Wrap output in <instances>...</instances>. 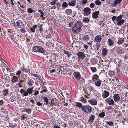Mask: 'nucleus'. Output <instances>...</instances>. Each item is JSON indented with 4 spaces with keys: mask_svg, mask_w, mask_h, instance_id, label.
Here are the masks:
<instances>
[{
    "mask_svg": "<svg viewBox=\"0 0 128 128\" xmlns=\"http://www.w3.org/2000/svg\"><path fill=\"white\" fill-rule=\"evenodd\" d=\"M95 118V116L94 115H92L90 116L89 119L88 120V122H92L94 120Z\"/></svg>",
    "mask_w": 128,
    "mask_h": 128,
    "instance_id": "nucleus-19",
    "label": "nucleus"
},
{
    "mask_svg": "<svg viewBox=\"0 0 128 128\" xmlns=\"http://www.w3.org/2000/svg\"><path fill=\"white\" fill-rule=\"evenodd\" d=\"M98 78V76L96 74H94L92 77V80H96Z\"/></svg>",
    "mask_w": 128,
    "mask_h": 128,
    "instance_id": "nucleus-33",
    "label": "nucleus"
},
{
    "mask_svg": "<svg viewBox=\"0 0 128 128\" xmlns=\"http://www.w3.org/2000/svg\"><path fill=\"white\" fill-rule=\"evenodd\" d=\"M72 12L71 9H67L65 10L66 14L68 15H70L72 14Z\"/></svg>",
    "mask_w": 128,
    "mask_h": 128,
    "instance_id": "nucleus-18",
    "label": "nucleus"
},
{
    "mask_svg": "<svg viewBox=\"0 0 128 128\" xmlns=\"http://www.w3.org/2000/svg\"><path fill=\"white\" fill-rule=\"evenodd\" d=\"M38 28H40V32H42L43 29L42 28V24H40L38 26Z\"/></svg>",
    "mask_w": 128,
    "mask_h": 128,
    "instance_id": "nucleus-45",
    "label": "nucleus"
},
{
    "mask_svg": "<svg viewBox=\"0 0 128 128\" xmlns=\"http://www.w3.org/2000/svg\"><path fill=\"white\" fill-rule=\"evenodd\" d=\"M108 44L110 46H111L113 45L114 44L112 40L110 38H109L108 41Z\"/></svg>",
    "mask_w": 128,
    "mask_h": 128,
    "instance_id": "nucleus-20",
    "label": "nucleus"
},
{
    "mask_svg": "<svg viewBox=\"0 0 128 128\" xmlns=\"http://www.w3.org/2000/svg\"><path fill=\"white\" fill-rule=\"evenodd\" d=\"M9 35L11 37V38L12 40H13L14 38V35L12 34V32H10L9 33Z\"/></svg>",
    "mask_w": 128,
    "mask_h": 128,
    "instance_id": "nucleus-43",
    "label": "nucleus"
},
{
    "mask_svg": "<svg viewBox=\"0 0 128 128\" xmlns=\"http://www.w3.org/2000/svg\"><path fill=\"white\" fill-rule=\"evenodd\" d=\"M82 110L84 113L88 114L93 112L94 109L92 106L89 105H86L83 106Z\"/></svg>",
    "mask_w": 128,
    "mask_h": 128,
    "instance_id": "nucleus-2",
    "label": "nucleus"
},
{
    "mask_svg": "<svg viewBox=\"0 0 128 128\" xmlns=\"http://www.w3.org/2000/svg\"><path fill=\"white\" fill-rule=\"evenodd\" d=\"M58 1V0H54L51 2H50L49 1H48L49 2H50V4L52 5H55Z\"/></svg>",
    "mask_w": 128,
    "mask_h": 128,
    "instance_id": "nucleus-36",
    "label": "nucleus"
},
{
    "mask_svg": "<svg viewBox=\"0 0 128 128\" xmlns=\"http://www.w3.org/2000/svg\"><path fill=\"white\" fill-rule=\"evenodd\" d=\"M50 103L52 106L54 105V98H52L51 100Z\"/></svg>",
    "mask_w": 128,
    "mask_h": 128,
    "instance_id": "nucleus-51",
    "label": "nucleus"
},
{
    "mask_svg": "<svg viewBox=\"0 0 128 128\" xmlns=\"http://www.w3.org/2000/svg\"><path fill=\"white\" fill-rule=\"evenodd\" d=\"M34 83L33 80H28V85L30 86H32Z\"/></svg>",
    "mask_w": 128,
    "mask_h": 128,
    "instance_id": "nucleus-31",
    "label": "nucleus"
},
{
    "mask_svg": "<svg viewBox=\"0 0 128 128\" xmlns=\"http://www.w3.org/2000/svg\"><path fill=\"white\" fill-rule=\"evenodd\" d=\"M21 32L22 33H25L26 32V30L22 28L20 29Z\"/></svg>",
    "mask_w": 128,
    "mask_h": 128,
    "instance_id": "nucleus-56",
    "label": "nucleus"
},
{
    "mask_svg": "<svg viewBox=\"0 0 128 128\" xmlns=\"http://www.w3.org/2000/svg\"><path fill=\"white\" fill-rule=\"evenodd\" d=\"M96 5L97 6H99L101 4L102 2L100 0H96L95 2Z\"/></svg>",
    "mask_w": 128,
    "mask_h": 128,
    "instance_id": "nucleus-35",
    "label": "nucleus"
},
{
    "mask_svg": "<svg viewBox=\"0 0 128 128\" xmlns=\"http://www.w3.org/2000/svg\"><path fill=\"white\" fill-rule=\"evenodd\" d=\"M32 50L35 52L42 53L45 55L47 54L46 50L40 46H35L33 48Z\"/></svg>",
    "mask_w": 128,
    "mask_h": 128,
    "instance_id": "nucleus-1",
    "label": "nucleus"
},
{
    "mask_svg": "<svg viewBox=\"0 0 128 128\" xmlns=\"http://www.w3.org/2000/svg\"><path fill=\"white\" fill-rule=\"evenodd\" d=\"M124 19H122L118 21L117 23L118 26H120L122 25L124 22Z\"/></svg>",
    "mask_w": 128,
    "mask_h": 128,
    "instance_id": "nucleus-26",
    "label": "nucleus"
},
{
    "mask_svg": "<svg viewBox=\"0 0 128 128\" xmlns=\"http://www.w3.org/2000/svg\"><path fill=\"white\" fill-rule=\"evenodd\" d=\"M106 124H108L110 126H114V124L112 122L106 121Z\"/></svg>",
    "mask_w": 128,
    "mask_h": 128,
    "instance_id": "nucleus-34",
    "label": "nucleus"
},
{
    "mask_svg": "<svg viewBox=\"0 0 128 128\" xmlns=\"http://www.w3.org/2000/svg\"><path fill=\"white\" fill-rule=\"evenodd\" d=\"M116 16H113L112 18V19L113 20H116Z\"/></svg>",
    "mask_w": 128,
    "mask_h": 128,
    "instance_id": "nucleus-63",
    "label": "nucleus"
},
{
    "mask_svg": "<svg viewBox=\"0 0 128 128\" xmlns=\"http://www.w3.org/2000/svg\"><path fill=\"white\" fill-rule=\"evenodd\" d=\"M88 102L92 105H96L97 104V101L94 99H90L88 100Z\"/></svg>",
    "mask_w": 128,
    "mask_h": 128,
    "instance_id": "nucleus-10",
    "label": "nucleus"
},
{
    "mask_svg": "<svg viewBox=\"0 0 128 128\" xmlns=\"http://www.w3.org/2000/svg\"><path fill=\"white\" fill-rule=\"evenodd\" d=\"M54 128H60V127H59L58 126L56 125V124H54L53 126Z\"/></svg>",
    "mask_w": 128,
    "mask_h": 128,
    "instance_id": "nucleus-64",
    "label": "nucleus"
},
{
    "mask_svg": "<svg viewBox=\"0 0 128 128\" xmlns=\"http://www.w3.org/2000/svg\"><path fill=\"white\" fill-rule=\"evenodd\" d=\"M114 48L116 49V52L117 54H121L122 53V50L120 48H117V47H115Z\"/></svg>",
    "mask_w": 128,
    "mask_h": 128,
    "instance_id": "nucleus-15",
    "label": "nucleus"
},
{
    "mask_svg": "<svg viewBox=\"0 0 128 128\" xmlns=\"http://www.w3.org/2000/svg\"><path fill=\"white\" fill-rule=\"evenodd\" d=\"M24 111L26 112L28 114H31L32 109L30 108H25L24 110Z\"/></svg>",
    "mask_w": 128,
    "mask_h": 128,
    "instance_id": "nucleus-24",
    "label": "nucleus"
},
{
    "mask_svg": "<svg viewBox=\"0 0 128 128\" xmlns=\"http://www.w3.org/2000/svg\"><path fill=\"white\" fill-rule=\"evenodd\" d=\"M122 1V0H115L116 2L118 4H120Z\"/></svg>",
    "mask_w": 128,
    "mask_h": 128,
    "instance_id": "nucleus-58",
    "label": "nucleus"
},
{
    "mask_svg": "<svg viewBox=\"0 0 128 128\" xmlns=\"http://www.w3.org/2000/svg\"><path fill=\"white\" fill-rule=\"evenodd\" d=\"M68 6V4L66 2H63L62 5V7L64 8H66Z\"/></svg>",
    "mask_w": 128,
    "mask_h": 128,
    "instance_id": "nucleus-37",
    "label": "nucleus"
},
{
    "mask_svg": "<svg viewBox=\"0 0 128 128\" xmlns=\"http://www.w3.org/2000/svg\"><path fill=\"white\" fill-rule=\"evenodd\" d=\"M42 98L44 100V104L46 105H48V104L49 101L47 98L46 97L42 96Z\"/></svg>",
    "mask_w": 128,
    "mask_h": 128,
    "instance_id": "nucleus-16",
    "label": "nucleus"
},
{
    "mask_svg": "<svg viewBox=\"0 0 128 128\" xmlns=\"http://www.w3.org/2000/svg\"><path fill=\"white\" fill-rule=\"evenodd\" d=\"M82 23L80 21H78L75 24V25L73 26L72 29L74 30L76 28V29L75 31H76L78 32H80L81 30V28L82 26Z\"/></svg>",
    "mask_w": 128,
    "mask_h": 128,
    "instance_id": "nucleus-3",
    "label": "nucleus"
},
{
    "mask_svg": "<svg viewBox=\"0 0 128 128\" xmlns=\"http://www.w3.org/2000/svg\"><path fill=\"white\" fill-rule=\"evenodd\" d=\"M3 95L6 96L8 94V90H3Z\"/></svg>",
    "mask_w": 128,
    "mask_h": 128,
    "instance_id": "nucleus-42",
    "label": "nucleus"
},
{
    "mask_svg": "<svg viewBox=\"0 0 128 128\" xmlns=\"http://www.w3.org/2000/svg\"><path fill=\"white\" fill-rule=\"evenodd\" d=\"M64 53L65 54H66L67 55L68 57H69V56H70V54L66 51V50L64 51Z\"/></svg>",
    "mask_w": 128,
    "mask_h": 128,
    "instance_id": "nucleus-59",
    "label": "nucleus"
},
{
    "mask_svg": "<svg viewBox=\"0 0 128 128\" xmlns=\"http://www.w3.org/2000/svg\"><path fill=\"white\" fill-rule=\"evenodd\" d=\"M105 101L106 103L108 104L109 105L113 106L114 104V102L113 99L110 98H109L106 99Z\"/></svg>",
    "mask_w": 128,
    "mask_h": 128,
    "instance_id": "nucleus-7",
    "label": "nucleus"
},
{
    "mask_svg": "<svg viewBox=\"0 0 128 128\" xmlns=\"http://www.w3.org/2000/svg\"><path fill=\"white\" fill-rule=\"evenodd\" d=\"M115 73V72L114 71L109 70L108 72V75L110 77H112L114 76Z\"/></svg>",
    "mask_w": 128,
    "mask_h": 128,
    "instance_id": "nucleus-23",
    "label": "nucleus"
},
{
    "mask_svg": "<svg viewBox=\"0 0 128 128\" xmlns=\"http://www.w3.org/2000/svg\"><path fill=\"white\" fill-rule=\"evenodd\" d=\"M2 67L3 68L4 67H6V65L4 62H2L1 64Z\"/></svg>",
    "mask_w": 128,
    "mask_h": 128,
    "instance_id": "nucleus-50",
    "label": "nucleus"
},
{
    "mask_svg": "<svg viewBox=\"0 0 128 128\" xmlns=\"http://www.w3.org/2000/svg\"><path fill=\"white\" fill-rule=\"evenodd\" d=\"M18 78L16 76H13L12 80V81L13 83H15L18 80Z\"/></svg>",
    "mask_w": 128,
    "mask_h": 128,
    "instance_id": "nucleus-21",
    "label": "nucleus"
},
{
    "mask_svg": "<svg viewBox=\"0 0 128 128\" xmlns=\"http://www.w3.org/2000/svg\"><path fill=\"white\" fill-rule=\"evenodd\" d=\"M6 31H5L3 29H2L1 30V34L2 36H6Z\"/></svg>",
    "mask_w": 128,
    "mask_h": 128,
    "instance_id": "nucleus-41",
    "label": "nucleus"
},
{
    "mask_svg": "<svg viewBox=\"0 0 128 128\" xmlns=\"http://www.w3.org/2000/svg\"><path fill=\"white\" fill-rule=\"evenodd\" d=\"M82 39L84 40L87 41L90 39V36L88 35H84Z\"/></svg>",
    "mask_w": 128,
    "mask_h": 128,
    "instance_id": "nucleus-27",
    "label": "nucleus"
},
{
    "mask_svg": "<svg viewBox=\"0 0 128 128\" xmlns=\"http://www.w3.org/2000/svg\"><path fill=\"white\" fill-rule=\"evenodd\" d=\"M4 2L5 3V4L7 5L8 4L9 2V1L7 0H3Z\"/></svg>",
    "mask_w": 128,
    "mask_h": 128,
    "instance_id": "nucleus-61",
    "label": "nucleus"
},
{
    "mask_svg": "<svg viewBox=\"0 0 128 128\" xmlns=\"http://www.w3.org/2000/svg\"><path fill=\"white\" fill-rule=\"evenodd\" d=\"M101 80H97L95 82V84L96 86H99L101 85Z\"/></svg>",
    "mask_w": 128,
    "mask_h": 128,
    "instance_id": "nucleus-25",
    "label": "nucleus"
},
{
    "mask_svg": "<svg viewBox=\"0 0 128 128\" xmlns=\"http://www.w3.org/2000/svg\"><path fill=\"white\" fill-rule=\"evenodd\" d=\"M32 10L31 8H28L27 9L28 12L30 14L32 13Z\"/></svg>",
    "mask_w": 128,
    "mask_h": 128,
    "instance_id": "nucleus-44",
    "label": "nucleus"
},
{
    "mask_svg": "<svg viewBox=\"0 0 128 128\" xmlns=\"http://www.w3.org/2000/svg\"><path fill=\"white\" fill-rule=\"evenodd\" d=\"M80 100L84 103H86L87 102L86 101V99H85L83 97H81L80 98Z\"/></svg>",
    "mask_w": 128,
    "mask_h": 128,
    "instance_id": "nucleus-39",
    "label": "nucleus"
},
{
    "mask_svg": "<svg viewBox=\"0 0 128 128\" xmlns=\"http://www.w3.org/2000/svg\"><path fill=\"white\" fill-rule=\"evenodd\" d=\"M91 9L89 7H86L83 10V14L84 16H88L91 14Z\"/></svg>",
    "mask_w": 128,
    "mask_h": 128,
    "instance_id": "nucleus-6",
    "label": "nucleus"
},
{
    "mask_svg": "<svg viewBox=\"0 0 128 128\" xmlns=\"http://www.w3.org/2000/svg\"><path fill=\"white\" fill-rule=\"evenodd\" d=\"M90 20V18H84L83 19V21L84 22L88 23Z\"/></svg>",
    "mask_w": 128,
    "mask_h": 128,
    "instance_id": "nucleus-30",
    "label": "nucleus"
},
{
    "mask_svg": "<svg viewBox=\"0 0 128 128\" xmlns=\"http://www.w3.org/2000/svg\"><path fill=\"white\" fill-rule=\"evenodd\" d=\"M114 100L116 102H118L120 100V97L119 95L118 94H116L113 96Z\"/></svg>",
    "mask_w": 128,
    "mask_h": 128,
    "instance_id": "nucleus-12",
    "label": "nucleus"
},
{
    "mask_svg": "<svg viewBox=\"0 0 128 128\" xmlns=\"http://www.w3.org/2000/svg\"><path fill=\"white\" fill-rule=\"evenodd\" d=\"M68 4L70 6H74L76 4V0H72L68 3Z\"/></svg>",
    "mask_w": 128,
    "mask_h": 128,
    "instance_id": "nucleus-13",
    "label": "nucleus"
},
{
    "mask_svg": "<svg viewBox=\"0 0 128 128\" xmlns=\"http://www.w3.org/2000/svg\"><path fill=\"white\" fill-rule=\"evenodd\" d=\"M123 16V15H122L118 16L116 17V20L118 22V21L121 20Z\"/></svg>",
    "mask_w": 128,
    "mask_h": 128,
    "instance_id": "nucleus-38",
    "label": "nucleus"
},
{
    "mask_svg": "<svg viewBox=\"0 0 128 128\" xmlns=\"http://www.w3.org/2000/svg\"><path fill=\"white\" fill-rule=\"evenodd\" d=\"M90 68L92 71L93 72H96V68L91 67Z\"/></svg>",
    "mask_w": 128,
    "mask_h": 128,
    "instance_id": "nucleus-47",
    "label": "nucleus"
},
{
    "mask_svg": "<svg viewBox=\"0 0 128 128\" xmlns=\"http://www.w3.org/2000/svg\"><path fill=\"white\" fill-rule=\"evenodd\" d=\"M99 11H98L94 12L92 14V17L93 18H96L98 17Z\"/></svg>",
    "mask_w": 128,
    "mask_h": 128,
    "instance_id": "nucleus-11",
    "label": "nucleus"
},
{
    "mask_svg": "<svg viewBox=\"0 0 128 128\" xmlns=\"http://www.w3.org/2000/svg\"><path fill=\"white\" fill-rule=\"evenodd\" d=\"M46 46H48V47H51L52 45V44L51 42H49L48 43L47 42L46 44Z\"/></svg>",
    "mask_w": 128,
    "mask_h": 128,
    "instance_id": "nucleus-49",
    "label": "nucleus"
},
{
    "mask_svg": "<svg viewBox=\"0 0 128 128\" xmlns=\"http://www.w3.org/2000/svg\"><path fill=\"white\" fill-rule=\"evenodd\" d=\"M23 82V80H21L18 83V85L19 87L22 88L23 87V85L24 84Z\"/></svg>",
    "mask_w": 128,
    "mask_h": 128,
    "instance_id": "nucleus-28",
    "label": "nucleus"
},
{
    "mask_svg": "<svg viewBox=\"0 0 128 128\" xmlns=\"http://www.w3.org/2000/svg\"><path fill=\"white\" fill-rule=\"evenodd\" d=\"M16 24H17V26L18 27L21 28L24 26L22 21L20 20L17 21Z\"/></svg>",
    "mask_w": 128,
    "mask_h": 128,
    "instance_id": "nucleus-14",
    "label": "nucleus"
},
{
    "mask_svg": "<svg viewBox=\"0 0 128 128\" xmlns=\"http://www.w3.org/2000/svg\"><path fill=\"white\" fill-rule=\"evenodd\" d=\"M99 116L100 118H103L105 116V112H102L99 114Z\"/></svg>",
    "mask_w": 128,
    "mask_h": 128,
    "instance_id": "nucleus-32",
    "label": "nucleus"
},
{
    "mask_svg": "<svg viewBox=\"0 0 128 128\" xmlns=\"http://www.w3.org/2000/svg\"><path fill=\"white\" fill-rule=\"evenodd\" d=\"M108 52V50H107L106 49L104 48L102 50V54L103 56H106Z\"/></svg>",
    "mask_w": 128,
    "mask_h": 128,
    "instance_id": "nucleus-17",
    "label": "nucleus"
},
{
    "mask_svg": "<svg viewBox=\"0 0 128 128\" xmlns=\"http://www.w3.org/2000/svg\"><path fill=\"white\" fill-rule=\"evenodd\" d=\"M25 115H22L21 116V119L24 120H26L28 118V117L27 116H25Z\"/></svg>",
    "mask_w": 128,
    "mask_h": 128,
    "instance_id": "nucleus-40",
    "label": "nucleus"
},
{
    "mask_svg": "<svg viewBox=\"0 0 128 128\" xmlns=\"http://www.w3.org/2000/svg\"><path fill=\"white\" fill-rule=\"evenodd\" d=\"M95 6L94 4V3H91L90 6L91 8H93Z\"/></svg>",
    "mask_w": 128,
    "mask_h": 128,
    "instance_id": "nucleus-52",
    "label": "nucleus"
},
{
    "mask_svg": "<svg viewBox=\"0 0 128 128\" xmlns=\"http://www.w3.org/2000/svg\"><path fill=\"white\" fill-rule=\"evenodd\" d=\"M102 40V36L99 35L96 36L95 37L94 39V41L96 42H97L98 43V44H96V48L97 50H98L100 48V43Z\"/></svg>",
    "mask_w": 128,
    "mask_h": 128,
    "instance_id": "nucleus-4",
    "label": "nucleus"
},
{
    "mask_svg": "<svg viewBox=\"0 0 128 128\" xmlns=\"http://www.w3.org/2000/svg\"><path fill=\"white\" fill-rule=\"evenodd\" d=\"M76 55L78 56L79 59H84L85 57V54L82 52H79L76 54Z\"/></svg>",
    "mask_w": 128,
    "mask_h": 128,
    "instance_id": "nucleus-8",
    "label": "nucleus"
},
{
    "mask_svg": "<svg viewBox=\"0 0 128 128\" xmlns=\"http://www.w3.org/2000/svg\"><path fill=\"white\" fill-rule=\"evenodd\" d=\"M73 75L75 78L76 80H80L81 78V76L79 72H74Z\"/></svg>",
    "mask_w": 128,
    "mask_h": 128,
    "instance_id": "nucleus-9",
    "label": "nucleus"
},
{
    "mask_svg": "<svg viewBox=\"0 0 128 128\" xmlns=\"http://www.w3.org/2000/svg\"><path fill=\"white\" fill-rule=\"evenodd\" d=\"M76 104L75 106L78 107L82 108V107H83V106H82V104L81 103L76 102Z\"/></svg>",
    "mask_w": 128,
    "mask_h": 128,
    "instance_id": "nucleus-29",
    "label": "nucleus"
},
{
    "mask_svg": "<svg viewBox=\"0 0 128 128\" xmlns=\"http://www.w3.org/2000/svg\"><path fill=\"white\" fill-rule=\"evenodd\" d=\"M68 124L70 126H71L73 125V122L72 121H69L68 122Z\"/></svg>",
    "mask_w": 128,
    "mask_h": 128,
    "instance_id": "nucleus-48",
    "label": "nucleus"
},
{
    "mask_svg": "<svg viewBox=\"0 0 128 128\" xmlns=\"http://www.w3.org/2000/svg\"><path fill=\"white\" fill-rule=\"evenodd\" d=\"M47 92V90L46 88H45L43 90H41L40 91L41 93H42L43 92Z\"/></svg>",
    "mask_w": 128,
    "mask_h": 128,
    "instance_id": "nucleus-55",
    "label": "nucleus"
},
{
    "mask_svg": "<svg viewBox=\"0 0 128 128\" xmlns=\"http://www.w3.org/2000/svg\"><path fill=\"white\" fill-rule=\"evenodd\" d=\"M109 95V92L105 90L104 91V93L102 94V96L103 97L106 98Z\"/></svg>",
    "mask_w": 128,
    "mask_h": 128,
    "instance_id": "nucleus-22",
    "label": "nucleus"
},
{
    "mask_svg": "<svg viewBox=\"0 0 128 128\" xmlns=\"http://www.w3.org/2000/svg\"><path fill=\"white\" fill-rule=\"evenodd\" d=\"M21 73V71L20 70H18L17 72L16 75H20Z\"/></svg>",
    "mask_w": 128,
    "mask_h": 128,
    "instance_id": "nucleus-60",
    "label": "nucleus"
},
{
    "mask_svg": "<svg viewBox=\"0 0 128 128\" xmlns=\"http://www.w3.org/2000/svg\"><path fill=\"white\" fill-rule=\"evenodd\" d=\"M33 91V88H28L26 91L22 88L20 91V92L23 95L25 96H27L28 95V94H31Z\"/></svg>",
    "mask_w": 128,
    "mask_h": 128,
    "instance_id": "nucleus-5",
    "label": "nucleus"
},
{
    "mask_svg": "<svg viewBox=\"0 0 128 128\" xmlns=\"http://www.w3.org/2000/svg\"><path fill=\"white\" fill-rule=\"evenodd\" d=\"M36 103L38 106H42V103H41L39 102H36Z\"/></svg>",
    "mask_w": 128,
    "mask_h": 128,
    "instance_id": "nucleus-53",
    "label": "nucleus"
},
{
    "mask_svg": "<svg viewBox=\"0 0 128 128\" xmlns=\"http://www.w3.org/2000/svg\"><path fill=\"white\" fill-rule=\"evenodd\" d=\"M30 30H31V31H32V32H34L35 31V29L34 28H30Z\"/></svg>",
    "mask_w": 128,
    "mask_h": 128,
    "instance_id": "nucleus-62",
    "label": "nucleus"
},
{
    "mask_svg": "<svg viewBox=\"0 0 128 128\" xmlns=\"http://www.w3.org/2000/svg\"><path fill=\"white\" fill-rule=\"evenodd\" d=\"M88 2V0H82L81 2L82 4H85L87 3Z\"/></svg>",
    "mask_w": 128,
    "mask_h": 128,
    "instance_id": "nucleus-46",
    "label": "nucleus"
},
{
    "mask_svg": "<svg viewBox=\"0 0 128 128\" xmlns=\"http://www.w3.org/2000/svg\"><path fill=\"white\" fill-rule=\"evenodd\" d=\"M88 46L87 45L84 44V48L86 50L88 49Z\"/></svg>",
    "mask_w": 128,
    "mask_h": 128,
    "instance_id": "nucleus-54",
    "label": "nucleus"
},
{
    "mask_svg": "<svg viewBox=\"0 0 128 128\" xmlns=\"http://www.w3.org/2000/svg\"><path fill=\"white\" fill-rule=\"evenodd\" d=\"M17 125L16 124H14V125H11L10 127L11 128H14L17 126Z\"/></svg>",
    "mask_w": 128,
    "mask_h": 128,
    "instance_id": "nucleus-57",
    "label": "nucleus"
}]
</instances>
